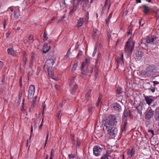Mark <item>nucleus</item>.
<instances>
[{"instance_id": "nucleus-1", "label": "nucleus", "mask_w": 159, "mask_h": 159, "mask_svg": "<svg viewBox=\"0 0 159 159\" xmlns=\"http://www.w3.org/2000/svg\"><path fill=\"white\" fill-rule=\"evenodd\" d=\"M117 122L116 117L112 115H109L108 118L103 121L106 130L111 136H115L118 134L117 128L114 127V125H116Z\"/></svg>"}, {"instance_id": "nucleus-2", "label": "nucleus", "mask_w": 159, "mask_h": 159, "mask_svg": "<svg viewBox=\"0 0 159 159\" xmlns=\"http://www.w3.org/2000/svg\"><path fill=\"white\" fill-rule=\"evenodd\" d=\"M156 72V67L154 66H149L147 67L145 70L141 71L143 75L147 76H150L155 75Z\"/></svg>"}, {"instance_id": "nucleus-3", "label": "nucleus", "mask_w": 159, "mask_h": 159, "mask_svg": "<svg viewBox=\"0 0 159 159\" xmlns=\"http://www.w3.org/2000/svg\"><path fill=\"white\" fill-rule=\"evenodd\" d=\"M130 39V38H129L127 42L125 50L126 52L129 55H130L131 53L134 49V42L133 41L131 43L129 42Z\"/></svg>"}, {"instance_id": "nucleus-4", "label": "nucleus", "mask_w": 159, "mask_h": 159, "mask_svg": "<svg viewBox=\"0 0 159 159\" xmlns=\"http://www.w3.org/2000/svg\"><path fill=\"white\" fill-rule=\"evenodd\" d=\"M81 73L80 76L82 78L84 77L85 75H87L88 73L89 72L92 73L93 71V68L90 67H89L88 66H86L82 67H81Z\"/></svg>"}, {"instance_id": "nucleus-5", "label": "nucleus", "mask_w": 159, "mask_h": 159, "mask_svg": "<svg viewBox=\"0 0 159 159\" xmlns=\"http://www.w3.org/2000/svg\"><path fill=\"white\" fill-rule=\"evenodd\" d=\"M56 60V58L54 59L49 58L47 60L44 65V67L46 68L51 69Z\"/></svg>"}, {"instance_id": "nucleus-6", "label": "nucleus", "mask_w": 159, "mask_h": 159, "mask_svg": "<svg viewBox=\"0 0 159 159\" xmlns=\"http://www.w3.org/2000/svg\"><path fill=\"white\" fill-rule=\"evenodd\" d=\"M35 88L34 85H31L29 86L28 91V99H30L32 98L35 93Z\"/></svg>"}, {"instance_id": "nucleus-7", "label": "nucleus", "mask_w": 159, "mask_h": 159, "mask_svg": "<svg viewBox=\"0 0 159 159\" xmlns=\"http://www.w3.org/2000/svg\"><path fill=\"white\" fill-rule=\"evenodd\" d=\"M83 1V4L82 7V10L84 11H90V6L89 5V0H82Z\"/></svg>"}, {"instance_id": "nucleus-8", "label": "nucleus", "mask_w": 159, "mask_h": 159, "mask_svg": "<svg viewBox=\"0 0 159 159\" xmlns=\"http://www.w3.org/2000/svg\"><path fill=\"white\" fill-rule=\"evenodd\" d=\"M103 148L99 146H95L93 148V153L96 156H99L101 152L102 151Z\"/></svg>"}, {"instance_id": "nucleus-9", "label": "nucleus", "mask_w": 159, "mask_h": 159, "mask_svg": "<svg viewBox=\"0 0 159 159\" xmlns=\"http://www.w3.org/2000/svg\"><path fill=\"white\" fill-rule=\"evenodd\" d=\"M154 111L151 109L148 110L145 112V118L147 120H150L153 115Z\"/></svg>"}, {"instance_id": "nucleus-10", "label": "nucleus", "mask_w": 159, "mask_h": 159, "mask_svg": "<svg viewBox=\"0 0 159 159\" xmlns=\"http://www.w3.org/2000/svg\"><path fill=\"white\" fill-rule=\"evenodd\" d=\"M112 151L111 150H107L106 152L103 154L100 159H109L110 157V154L112 152Z\"/></svg>"}, {"instance_id": "nucleus-11", "label": "nucleus", "mask_w": 159, "mask_h": 159, "mask_svg": "<svg viewBox=\"0 0 159 159\" xmlns=\"http://www.w3.org/2000/svg\"><path fill=\"white\" fill-rule=\"evenodd\" d=\"M111 107L113 108L114 110L117 111H119L121 109V107L120 104L117 103H115L113 104L111 106Z\"/></svg>"}, {"instance_id": "nucleus-12", "label": "nucleus", "mask_w": 159, "mask_h": 159, "mask_svg": "<svg viewBox=\"0 0 159 159\" xmlns=\"http://www.w3.org/2000/svg\"><path fill=\"white\" fill-rule=\"evenodd\" d=\"M90 60V57H88L86 58L84 61L82 62L81 67H86L88 66V65L89 64Z\"/></svg>"}, {"instance_id": "nucleus-13", "label": "nucleus", "mask_w": 159, "mask_h": 159, "mask_svg": "<svg viewBox=\"0 0 159 159\" xmlns=\"http://www.w3.org/2000/svg\"><path fill=\"white\" fill-rule=\"evenodd\" d=\"M157 38L156 37H154L153 36L148 37L146 39V42L147 43L152 44Z\"/></svg>"}, {"instance_id": "nucleus-14", "label": "nucleus", "mask_w": 159, "mask_h": 159, "mask_svg": "<svg viewBox=\"0 0 159 159\" xmlns=\"http://www.w3.org/2000/svg\"><path fill=\"white\" fill-rule=\"evenodd\" d=\"M144 97L146 102L149 105L154 100L153 99L151 98L150 96H147L144 95Z\"/></svg>"}, {"instance_id": "nucleus-15", "label": "nucleus", "mask_w": 159, "mask_h": 159, "mask_svg": "<svg viewBox=\"0 0 159 159\" xmlns=\"http://www.w3.org/2000/svg\"><path fill=\"white\" fill-rule=\"evenodd\" d=\"M143 105V103L140 102L136 107L138 113L141 115H142V106Z\"/></svg>"}, {"instance_id": "nucleus-16", "label": "nucleus", "mask_w": 159, "mask_h": 159, "mask_svg": "<svg viewBox=\"0 0 159 159\" xmlns=\"http://www.w3.org/2000/svg\"><path fill=\"white\" fill-rule=\"evenodd\" d=\"M123 53H122L121 57H120L117 58L116 59V61L117 63V65L118 66H119L120 64H122L123 63Z\"/></svg>"}, {"instance_id": "nucleus-17", "label": "nucleus", "mask_w": 159, "mask_h": 159, "mask_svg": "<svg viewBox=\"0 0 159 159\" xmlns=\"http://www.w3.org/2000/svg\"><path fill=\"white\" fill-rule=\"evenodd\" d=\"M99 34V32L97 29H93L92 34V38L95 39L98 36Z\"/></svg>"}, {"instance_id": "nucleus-18", "label": "nucleus", "mask_w": 159, "mask_h": 159, "mask_svg": "<svg viewBox=\"0 0 159 159\" xmlns=\"http://www.w3.org/2000/svg\"><path fill=\"white\" fill-rule=\"evenodd\" d=\"M50 46H49L48 47V45L47 44H44L43 48V53H47L50 50Z\"/></svg>"}, {"instance_id": "nucleus-19", "label": "nucleus", "mask_w": 159, "mask_h": 159, "mask_svg": "<svg viewBox=\"0 0 159 159\" xmlns=\"http://www.w3.org/2000/svg\"><path fill=\"white\" fill-rule=\"evenodd\" d=\"M129 111L127 109H125L124 112L122 120H127V118L128 116Z\"/></svg>"}, {"instance_id": "nucleus-20", "label": "nucleus", "mask_w": 159, "mask_h": 159, "mask_svg": "<svg viewBox=\"0 0 159 159\" xmlns=\"http://www.w3.org/2000/svg\"><path fill=\"white\" fill-rule=\"evenodd\" d=\"M78 60H75L74 62V64L73 65V66L72 68V71H75L76 67L78 65Z\"/></svg>"}, {"instance_id": "nucleus-21", "label": "nucleus", "mask_w": 159, "mask_h": 159, "mask_svg": "<svg viewBox=\"0 0 159 159\" xmlns=\"http://www.w3.org/2000/svg\"><path fill=\"white\" fill-rule=\"evenodd\" d=\"M83 23V19L80 18L78 20L77 26L78 27H81Z\"/></svg>"}, {"instance_id": "nucleus-22", "label": "nucleus", "mask_w": 159, "mask_h": 159, "mask_svg": "<svg viewBox=\"0 0 159 159\" xmlns=\"http://www.w3.org/2000/svg\"><path fill=\"white\" fill-rule=\"evenodd\" d=\"M143 7H144V10L143 11V12L145 14L148 13L149 11L148 7L146 5H143Z\"/></svg>"}, {"instance_id": "nucleus-23", "label": "nucleus", "mask_w": 159, "mask_h": 159, "mask_svg": "<svg viewBox=\"0 0 159 159\" xmlns=\"http://www.w3.org/2000/svg\"><path fill=\"white\" fill-rule=\"evenodd\" d=\"M7 51L8 54L13 55L15 54V52L13 50V49L12 48H8L7 50Z\"/></svg>"}, {"instance_id": "nucleus-24", "label": "nucleus", "mask_w": 159, "mask_h": 159, "mask_svg": "<svg viewBox=\"0 0 159 159\" xmlns=\"http://www.w3.org/2000/svg\"><path fill=\"white\" fill-rule=\"evenodd\" d=\"M134 151L133 149H132L130 151H129L127 152V154L128 156V157L129 158L133 156V153Z\"/></svg>"}, {"instance_id": "nucleus-25", "label": "nucleus", "mask_w": 159, "mask_h": 159, "mask_svg": "<svg viewBox=\"0 0 159 159\" xmlns=\"http://www.w3.org/2000/svg\"><path fill=\"white\" fill-rule=\"evenodd\" d=\"M26 61L27 58L25 57H24L23 58V60L21 63V64L22 66L23 67H25L26 63Z\"/></svg>"}, {"instance_id": "nucleus-26", "label": "nucleus", "mask_w": 159, "mask_h": 159, "mask_svg": "<svg viewBox=\"0 0 159 159\" xmlns=\"http://www.w3.org/2000/svg\"><path fill=\"white\" fill-rule=\"evenodd\" d=\"M116 91V93L118 94H120L123 92L122 89L119 87H117Z\"/></svg>"}, {"instance_id": "nucleus-27", "label": "nucleus", "mask_w": 159, "mask_h": 159, "mask_svg": "<svg viewBox=\"0 0 159 159\" xmlns=\"http://www.w3.org/2000/svg\"><path fill=\"white\" fill-rule=\"evenodd\" d=\"M47 69L48 70V74L49 76L53 79V77L54 75L53 73V72L50 70V69H49V68Z\"/></svg>"}, {"instance_id": "nucleus-28", "label": "nucleus", "mask_w": 159, "mask_h": 159, "mask_svg": "<svg viewBox=\"0 0 159 159\" xmlns=\"http://www.w3.org/2000/svg\"><path fill=\"white\" fill-rule=\"evenodd\" d=\"M86 11V13L85 14V22H86V24L88 22V20L89 19V11Z\"/></svg>"}, {"instance_id": "nucleus-29", "label": "nucleus", "mask_w": 159, "mask_h": 159, "mask_svg": "<svg viewBox=\"0 0 159 159\" xmlns=\"http://www.w3.org/2000/svg\"><path fill=\"white\" fill-rule=\"evenodd\" d=\"M101 58V54L100 53H99L98 54V56L97 58V61L96 62V66L97 64L100 61Z\"/></svg>"}, {"instance_id": "nucleus-30", "label": "nucleus", "mask_w": 159, "mask_h": 159, "mask_svg": "<svg viewBox=\"0 0 159 159\" xmlns=\"http://www.w3.org/2000/svg\"><path fill=\"white\" fill-rule=\"evenodd\" d=\"M77 86V85L75 84V85L73 87V88L71 90V92L72 94H74V92L76 89Z\"/></svg>"}, {"instance_id": "nucleus-31", "label": "nucleus", "mask_w": 159, "mask_h": 159, "mask_svg": "<svg viewBox=\"0 0 159 159\" xmlns=\"http://www.w3.org/2000/svg\"><path fill=\"white\" fill-rule=\"evenodd\" d=\"M47 34L46 31H45L44 34L43 35V37L44 38L43 39V40L44 41V40H47L48 39V37L47 36Z\"/></svg>"}, {"instance_id": "nucleus-32", "label": "nucleus", "mask_w": 159, "mask_h": 159, "mask_svg": "<svg viewBox=\"0 0 159 159\" xmlns=\"http://www.w3.org/2000/svg\"><path fill=\"white\" fill-rule=\"evenodd\" d=\"M48 136H49V131H48L47 132V134L46 138V140H45V146H44V148H45V147L46 146V145L47 143L48 139Z\"/></svg>"}, {"instance_id": "nucleus-33", "label": "nucleus", "mask_w": 159, "mask_h": 159, "mask_svg": "<svg viewBox=\"0 0 159 159\" xmlns=\"http://www.w3.org/2000/svg\"><path fill=\"white\" fill-rule=\"evenodd\" d=\"M102 98V96L100 95L99 96V98H98V102L97 103V106H98L100 102V100Z\"/></svg>"}, {"instance_id": "nucleus-34", "label": "nucleus", "mask_w": 159, "mask_h": 159, "mask_svg": "<svg viewBox=\"0 0 159 159\" xmlns=\"http://www.w3.org/2000/svg\"><path fill=\"white\" fill-rule=\"evenodd\" d=\"M69 157L68 159H73V158L75 157V156L74 154H69L68 155Z\"/></svg>"}, {"instance_id": "nucleus-35", "label": "nucleus", "mask_w": 159, "mask_h": 159, "mask_svg": "<svg viewBox=\"0 0 159 159\" xmlns=\"http://www.w3.org/2000/svg\"><path fill=\"white\" fill-rule=\"evenodd\" d=\"M82 54H83L82 52L80 51L79 52L77 55V58L79 59L80 58V57L82 55Z\"/></svg>"}, {"instance_id": "nucleus-36", "label": "nucleus", "mask_w": 159, "mask_h": 159, "mask_svg": "<svg viewBox=\"0 0 159 159\" xmlns=\"http://www.w3.org/2000/svg\"><path fill=\"white\" fill-rule=\"evenodd\" d=\"M65 16H63L57 22V23L58 24L59 23H60L61 22L62 20L64 19L65 18Z\"/></svg>"}, {"instance_id": "nucleus-37", "label": "nucleus", "mask_w": 159, "mask_h": 159, "mask_svg": "<svg viewBox=\"0 0 159 159\" xmlns=\"http://www.w3.org/2000/svg\"><path fill=\"white\" fill-rule=\"evenodd\" d=\"M76 6H74L72 9V10L70 11V13H72L74 11L76 10Z\"/></svg>"}, {"instance_id": "nucleus-38", "label": "nucleus", "mask_w": 159, "mask_h": 159, "mask_svg": "<svg viewBox=\"0 0 159 159\" xmlns=\"http://www.w3.org/2000/svg\"><path fill=\"white\" fill-rule=\"evenodd\" d=\"M113 12H112L109 15L107 20V23H108V22L109 21L110 19L111 18Z\"/></svg>"}, {"instance_id": "nucleus-39", "label": "nucleus", "mask_w": 159, "mask_h": 159, "mask_svg": "<svg viewBox=\"0 0 159 159\" xmlns=\"http://www.w3.org/2000/svg\"><path fill=\"white\" fill-rule=\"evenodd\" d=\"M106 8V7H103L102 9L101 13V15L103 14L104 13V11H105Z\"/></svg>"}, {"instance_id": "nucleus-40", "label": "nucleus", "mask_w": 159, "mask_h": 159, "mask_svg": "<svg viewBox=\"0 0 159 159\" xmlns=\"http://www.w3.org/2000/svg\"><path fill=\"white\" fill-rule=\"evenodd\" d=\"M123 128L122 129V133H121V134H122L123 132H125L126 129V126H123Z\"/></svg>"}, {"instance_id": "nucleus-41", "label": "nucleus", "mask_w": 159, "mask_h": 159, "mask_svg": "<svg viewBox=\"0 0 159 159\" xmlns=\"http://www.w3.org/2000/svg\"><path fill=\"white\" fill-rule=\"evenodd\" d=\"M34 38V36L32 35H30L28 38V39L29 41H30L33 39Z\"/></svg>"}, {"instance_id": "nucleus-42", "label": "nucleus", "mask_w": 159, "mask_h": 159, "mask_svg": "<svg viewBox=\"0 0 159 159\" xmlns=\"http://www.w3.org/2000/svg\"><path fill=\"white\" fill-rule=\"evenodd\" d=\"M156 89H157L156 87H152V89H150L152 93H153L155 91Z\"/></svg>"}, {"instance_id": "nucleus-43", "label": "nucleus", "mask_w": 159, "mask_h": 159, "mask_svg": "<svg viewBox=\"0 0 159 159\" xmlns=\"http://www.w3.org/2000/svg\"><path fill=\"white\" fill-rule=\"evenodd\" d=\"M70 48L69 50L68 51L67 53L66 56V58H67L69 56L70 54Z\"/></svg>"}, {"instance_id": "nucleus-44", "label": "nucleus", "mask_w": 159, "mask_h": 159, "mask_svg": "<svg viewBox=\"0 0 159 159\" xmlns=\"http://www.w3.org/2000/svg\"><path fill=\"white\" fill-rule=\"evenodd\" d=\"M37 98V96H35L33 98V100L32 101V102L35 103L36 101Z\"/></svg>"}, {"instance_id": "nucleus-45", "label": "nucleus", "mask_w": 159, "mask_h": 159, "mask_svg": "<svg viewBox=\"0 0 159 159\" xmlns=\"http://www.w3.org/2000/svg\"><path fill=\"white\" fill-rule=\"evenodd\" d=\"M129 117H130V118L131 119H132L133 118V116L131 114V113L130 111H129V114L128 115Z\"/></svg>"}, {"instance_id": "nucleus-46", "label": "nucleus", "mask_w": 159, "mask_h": 159, "mask_svg": "<svg viewBox=\"0 0 159 159\" xmlns=\"http://www.w3.org/2000/svg\"><path fill=\"white\" fill-rule=\"evenodd\" d=\"M70 138L74 142L75 140L74 135L71 134Z\"/></svg>"}, {"instance_id": "nucleus-47", "label": "nucleus", "mask_w": 159, "mask_h": 159, "mask_svg": "<svg viewBox=\"0 0 159 159\" xmlns=\"http://www.w3.org/2000/svg\"><path fill=\"white\" fill-rule=\"evenodd\" d=\"M143 53L142 52H138V55L139 57H142L143 56Z\"/></svg>"}, {"instance_id": "nucleus-48", "label": "nucleus", "mask_w": 159, "mask_h": 159, "mask_svg": "<svg viewBox=\"0 0 159 159\" xmlns=\"http://www.w3.org/2000/svg\"><path fill=\"white\" fill-rule=\"evenodd\" d=\"M62 2L63 3V5H61V7H62L63 8H64L66 7V5L65 2V0H62Z\"/></svg>"}, {"instance_id": "nucleus-49", "label": "nucleus", "mask_w": 159, "mask_h": 159, "mask_svg": "<svg viewBox=\"0 0 159 159\" xmlns=\"http://www.w3.org/2000/svg\"><path fill=\"white\" fill-rule=\"evenodd\" d=\"M96 50H97V48L95 47L94 49V51L93 53V54H92V56L93 57H94L95 55V54L96 53Z\"/></svg>"}, {"instance_id": "nucleus-50", "label": "nucleus", "mask_w": 159, "mask_h": 159, "mask_svg": "<svg viewBox=\"0 0 159 159\" xmlns=\"http://www.w3.org/2000/svg\"><path fill=\"white\" fill-rule=\"evenodd\" d=\"M33 63V59H31L30 60V67H31V66L32 65Z\"/></svg>"}, {"instance_id": "nucleus-51", "label": "nucleus", "mask_w": 159, "mask_h": 159, "mask_svg": "<svg viewBox=\"0 0 159 159\" xmlns=\"http://www.w3.org/2000/svg\"><path fill=\"white\" fill-rule=\"evenodd\" d=\"M127 120H123V121L124 122V124L123 125V126H126L127 124Z\"/></svg>"}, {"instance_id": "nucleus-52", "label": "nucleus", "mask_w": 159, "mask_h": 159, "mask_svg": "<svg viewBox=\"0 0 159 159\" xmlns=\"http://www.w3.org/2000/svg\"><path fill=\"white\" fill-rule=\"evenodd\" d=\"M61 112V111H60V110L59 111H58L57 114V117L58 118H59L60 117V114Z\"/></svg>"}, {"instance_id": "nucleus-53", "label": "nucleus", "mask_w": 159, "mask_h": 159, "mask_svg": "<svg viewBox=\"0 0 159 159\" xmlns=\"http://www.w3.org/2000/svg\"><path fill=\"white\" fill-rule=\"evenodd\" d=\"M98 74V70H95V79L96 78Z\"/></svg>"}, {"instance_id": "nucleus-54", "label": "nucleus", "mask_w": 159, "mask_h": 159, "mask_svg": "<svg viewBox=\"0 0 159 159\" xmlns=\"http://www.w3.org/2000/svg\"><path fill=\"white\" fill-rule=\"evenodd\" d=\"M5 75H4L3 76V78L2 80V82L3 84H4L5 83Z\"/></svg>"}, {"instance_id": "nucleus-55", "label": "nucleus", "mask_w": 159, "mask_h": 159, "mask_svg": "<svg viewBox=\"0 0 159 159\" xmlns=\"http://www.w3.org/2000/svg\"><path fill=\"white\" fill-rule=\"evenodd\" d=\"M74 79H75V78H74L73 79L70 80V82L69 83V85H71L74 82Z\"/></svg>"}, {"instance_id": "nucleus-56", "label": "nucleus", "mask_w": 159, "mask_h": 159, "mask_svg": "<svg viewBox=\"0 0 159 159\" xmlns=\"http://www.w3.org/2000/svg\"><path fill=\"white\" fill-rule=\"evenodd\" d=\"M82 3H83V1L82 0H78L77 1V4L79 5V4H81Z\"/></svg>"}, {"instance_id": "nucleus-57", "label": "nucleus", "mask_w": 159, "mask_h": 159, "mask_svg": "<svg viewBox=\"0 0 159 159\" xmlns=\"http://www.w3.org/2000/svg\"><path fill=\"white\" fill-rule=\"evenodd\" d=\"M153 86L154 87L157 84H159V82H158L156 81H154L153 82Z\"/></svg>"}, {"instance_id": "nucleus-58", "label": "nucleus", "mask_w": 159, "mask_h": 159, "mask_svg": "<svg viewBox=\"0 0 159 159\" xmlns=\"http://www.w3.org/2000/svg\"><path fill=\"white\" fill-rule=\"evenodd\" d=\"M80 144V142L79 140H77V141L76 145L79 146Z\"/></svg>"}, {"instance_id": "nucleus-59", "label": "nucleus", "mask_w": 159, "mask_h": 159, "mask_svg": "<svg viewBox=\"0 0 159 159\" xmlns=\"http://www.w3.org/2000/svg\"><path fill=\"white\" fill-rule=\"evenodd\" d=\"M30 72L29 71L28 72V77H27V80H29L30 79Z\"/></svg>"}, {"instance_id": "nucleus-60", "label": "nucleus", "mask_w": 159, "mask_h": 159, "mask_svg": "<svg viewBox=\"0 0 159 159\" xmlns=\"http://www.w3.org/2000/svg\"><path fill=\"white\" fill-rule=\"evenodd\" d=\"M93 108V107H90L88 109V111L89 113H91L92 111V109Z\"/></svg>"}, {"instance_id": "nucleus-61", "label": "nucleus", "mask_w": 159, "mask_h": 159, "mask_svg": "<svg viewBox=\"0 0 159 159\" xmlns=\"http://www.w3.org/2000/svg\"><path fill=\"white\" fill-rule=\"evenodd\" d=\"M3 26L4 27V29L6 27V20H4V22L3 23Z\"/></svg>"}, {"instance_id": "nucleus-62", "label": "nucleus", "mask_w": 159, "mask_h": 159, "mask_svg": "<svg viewBox=\"0 0 159 159\" xmlns=\"http://www.w3.org/2000/svg\"><path fill=\"white\" fill-rule=\"evenodd\" d=\"M148 132L152 134V136L154 134V131L152 130H149L148 131Z\"/></svg>"}, {"instance_id": "nucleus-63", "label": "nucleus", "mask_w": 159, "mask_h": 159, "mask_svg": "<svg viewBox=\"0 0 159 159\" xmlns=\"http://www.w3.org/2000/svg\"><path fill=\"white\" fill-rule=\"evenodd\" d=\"M90 94H88V93H87L86 94V99H87V98H89V97L90 96Z\"/></svg>"}, {"instance_id": "nucleus-64", "label": "nucleus", "mask_w": 159, "mask_h": 159, "mask_svg": "<svg viewBox=\"0 0 159 159\" xmlns=\"http://www.w3.org/2000/svg\"><path fill=\"white\" fill-rule=\"evenodd\" d=\"M55 87L56 89H57L58 90L59 89V86L57 84H55Z\"/></svg>"}]
</instances>
